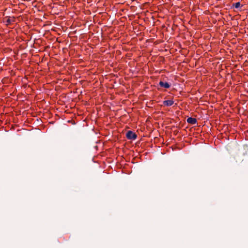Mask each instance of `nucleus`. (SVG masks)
Masks as SVG:
<instances>
[{"instance_id":"20e7f679","label":"nucleus","mask_w":248,"mask_h":248,"mask_svg":"<svg viewBox=\"0 0 248 248\" xmlns=\"http://www.w3.org/2000/svg\"><path fill=\"white\" fill-rule=\"evenodd\" d=\"M159 84L161 87H164L166 89H168L170 87V84L166 82H164L161 81L159 82Z\"/></svg>"},{"instance_id":"f03ea898","label":"nucleus","mask_w":248,"mask_h":248,"mask_svg":"<svg viewBox=\"0 0 248 248\" xmlns=\"http://www.w3.org/2000/svg\"><path fill=\"white\" fill-rule=\"evenodd\" d=\"M173 104H174V101L172 99L165 100V101H163V104L164 105V106H167V107L171 106Z\"/></svg>"},{"instance_id":"f257e3e1","label":"nucleus","mask_w":248,"mask_h":248,"mask_svg":"<svg viewBox=\"0 0 248 248\" xmlns=\"http://www.w3.org/2000/svg\"><path fill=\"white\" fill-rule=\"evenodd\" d=\"M137 135L132 131H128L126 133V138L129 140H135Z\"/></svg>"},{"instance_id":"7ed1b4c3","label":"nucleus","mask_w":248,"mask_h":248,"mask_svg":"<svg viewBox=\"0 0 248 248\" xmlns=\"http://www.w3.org/2000/svg\"><path fill=\"white\" fill-rule=\"evenodd\" d=\"M187 122L191 124H195L197 123V119L194 118L189 117L187 119Z\"/></svg>"},{"instance_id":"423d86ee","label":"nucleus","mask_w":248,"mask_h":248,"mask_svg":"<svg viewBox=\"0 0 248 248\" xmlns=\"http://www.w3.org/2000/svg\"><path fill=\"white\" fill-rule=\"evenodd\" d=\"M14 21V19L13 18H11V17H8L7 19H6V24L7 25H9L11 24V23L12 22Z\"/></svg>"},{"instance_id":"39448f33","label":"nucleus","mask_w":248,"mask_h":248,"mask_svg":"<svg viewBox=\"0 0 248 248\" xmlns=\"http://www.w3.org/2000/svg\"><path fill=\"white\" fill-rule=\"evenodd\" d=\"M240 6H241V3L240 2L234 3L232 4V7H234L235 8H236V9L240 7Z\"/></svg>"}]
</instances>
